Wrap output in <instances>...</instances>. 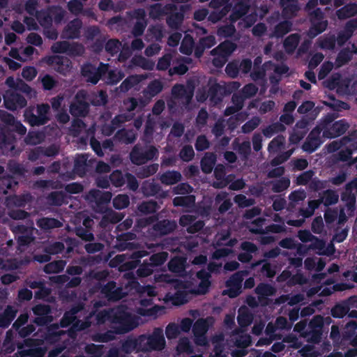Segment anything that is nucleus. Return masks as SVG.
Here are the masks:
<instances>
[{
  "label": "nucleus",
  "instance_id": "f257e3e1",
  "mask_svg": "<svg viewBox=\"0 0 357 357\" xmlns=\"http://www.w3.org/2000/svg\"><path fill=\"white\" fill-rule=\"evenodd\" d=\"M135 234L126 232L119 235L117 238L119 241L117 245L118 249L121 251L128 250V252L126 254L128 257V260L123 264L125 270L131 271L137 268L140 263V259L149 254L146 250H136L137 243L130 242V241L135 239Z\"/></svg>",
  "mask_w": 357,
  "mask_h": 357
},
{
  "label": "nucleus",
  "instance_id": "f03ea898",
  "mask_svg": "<svg viewBox=\"0 0 357 357\" xmlns=\"http://www.w3.org/2000/svg\"><path fill=\"white\" fill-rule=\"evenodd\" d=\"M111 323L114 333L119 335L127 333L138 326L136 318L121 307L112 310Z\"/></svg>",
  "mask_w": 357,
  "mask_h": 357
},
{
  "label": "nucleus",
  "instance_id": "7ed1b4c3",
  "mask_svg": "<svg viewBox=\"0 0 357 357\" xmlns=\"http://www.w3.org/2000/svg\"><path fill=\"white\" fill-rule=\"evenodd\" d=\"M89 102L87 100V91L81 89L75 94L70 105L69 112L74 117H85L89 112Z\"/></svg>",
  "mask_w": 357,
  "mask_h": 357
},
{
  "label": "nucleus",
  "instance_id": "20e7f679",
  "mask_svg": "<svg viewBox=\"0 0 357 357\" xmlns=\"http://www.w3.org/2000/svg\"><path fill=\"white\" fill-rule=\"evenodd\" d=\"M158 155V151L153 146L143 147L139 145H135L130 153V158L133 164L141 165L145 164L149 160L157 158Z\"/></svg>",
  "mask_w": 357,
  "mask_h": 357
},
{
  "label": "nucleus",
  "instance_id": "39448f33",
  "mask_svg": "<svg viewBox=\"0 0 357 357\" xmlns=\"http://www.w3.org/2000/svg\"><path fill=\"white\" fill-rule=\"evenodd\" d=\"M32 311L36 316L33 323L38 326H47L53 321L52 307L47 304H37Z\"/></svg>",
  "mask_w": 357,
  "mask_h": 357
},
{
  "label": "nucleus",
  "instance_id": "423d86ee",
  "mask_svg": "<svg viewBox=\"0 0 357 357\" xmlns=\"http://www.w3.org/2000/svg\"><path fill=\"white\" fill-rule=\"evenodd\" d=\"M95 288L98 289L103 297L109 301H117L123 298L122 289L117 287L116 282L113 280L109 281L104 285L99 282Z\"/></svg>",
  "mask_w": 357,
  "mask_h": 357
},
{
  "label": "nucleus",
  "instance_id": "0eeeda50",
  "mask_svg": "<svg viewBox=\"0 0 357 357\" xmlns=\"http://www.w3.org/2000/svg\"><path fill=\"white\" fill-rule=\"evenodd\" d=\"M349 127V126L345 119L335 121L329 128H326L324 125L323 137L333 139L340 137L346 132Z\"/></svg>",
  "mask_w": 357,
  "mask_h": 357
},
{
  "label": "nucleus",
  "instance_id": "6e6552de",
  "mask_svg": "<svg viewBox=\"0 0 357 357\" xmlns=\"http://www.w3.org/2000/svg\"><path fill=\"white\" fill-rule=\"evenodd\" d=\"M314 15L316 19L318 20L317 22H312V25L310 27L307 35L310 38H314L317 36L319 34L324 32L327 26H328V21L323 20L324 14L320 10V8H317L314 11Z\"/></svg>",
  "mask_w": 357,
  "mask_h": 357
},
{
  "label": "nucleus",
  "instance_id": "1a4fd4ad",
  "mask_svg": "<svg viewBox=\"0 0 357 357\" xmlns=\"http://www.w3.org/2000/svg\"><path fill=\"white\" fill-rule=\"evenodd\" d=\"M165 346V340L162 330L155 328L151 335H147V347L149 351H160Z\"/></svg>",
  "mask_w": 357,
  "mask_h": 357
},
{
  "label": "nucleus",
  "instance_id": "9d476101",
  "mask_svg": "<svg viewBox=\"0 0 357 357\" xmlns=\"http://www.w3.org/2000/svg\"><path fill=\"white\" fill-rule=\"evenodd\" d=\"M27 101L21 94L12 92L4 97V105L6 109L15 111L26 106Z\"/></svg>",
  "mask_w": 357,
  "mask_h": 357
},
{
  "label": "nucleus",
  "instance_id": "9b49d317",
  "mask_svg": "<svg viewBox=\"0 0 357 357\" xmlns=\"http://www.w3.org/2000/svg\"><path fill=\"white\" fill-rule=\"evenodd\" d=\"M231 93V91L228 89L226 84H220L219 83H214L209 86L208 89V96L211 102L218 104L222 100L225 96Z\"/></svg>",
  "mask_w": 357,
  "mask_h": 357
},
{
  "label": "nucleus",
  "instance_id": "f8f14e48",
  "mask_svg": "<svg viewBox=\"0 0 357 357\" xmlns=\"http://www.w3.org/2000/svg\"><path fill=\"white\" fill-rule=\"evenodd\" d=\"M47 64L54 66L56 71L66 75L70 68V59L62 56H50L47 59Z\"/></svg>",
  "mask_w": 357,
  "mask_h": 357
},
{
  "label": "nucleus",
  "instance_id": "ddd939ff",
  "mask_svg": "<svg viewBox=\"0 0 357 357\" xmlns=\"http://www.w3.org/2000/svg\"><path fill=\"white\" fill-rule=\"evenodd\" d=\"M82 22L79 18L70 21L65 26L62 35L63 38L67 39H77L80 37Z\"/></svg>",
  "mask_w": 357,
  "mask_h": 357
},
{
  "label": "nucleus",
  "instance_id": "4468645a",
  "mask_svg": "<svg viewBox=\"0 0 357 357\" xmlns=\"http://www.w3.org/2000/svg\"><path fill=\"white\" fill-rule=\"evenodd\" d=\"M143 193L146 196H155L158 198H165L167 192L162 190L161 185L153 181H144L142 186Z\"/></svg>",
  "mask_w": 357,
  "mask_h": 357
},
{
  "label": "nucleus",
  "instance_id": "2eb2a0df",
  "mask_svg": "<svg viewBox=\"0 0 357 357\" xmlns=\"http://www.w3.org/2000/svg\"><path fill=\"white\" fill-rule=\"evenodd\" d=\"M215 43V38L213 35L200 38L195 46V56L197 58L202 57L205 50L214 46Z\"/></svg>",
  "mask_w": 357,
  "mask_h": 357
},
{
  "label": "nucleus",
  "instance_id": "dca6fc26",
  "mask_svg": "<svg viewBox=\"0 0 357 357\" xmlns=\"http://www.w3.org/2000/svg\"><path fill=\"white\" fill-rule=\"evenodd\" d=\"M82 74L86 79L87 82L96 84L102 77V72L92 64L84 65L82 68Z\"/></svg>",
  "mask_w": 357,
  "mask_h": 357
},
{
  "label": "nucleus",
  "instance_id": "f3484780",
  "mask_svg": "<svg viewBox=\"0 0 357 357\" xmlns=\"http://www.w3.org/2000/svg\"><path fill=\"white\" fill-rule=\"evenodd\" d=\"M16 178L10 174L0 176V194L6 195L8 190L14 191L18 185Z\"/></svg>",
  "mask_w": 357,
  "mask_h": 357
},
{
  "label": "nucleus",
  "instance_id": "a211bd4d",
  "mask_svg": "<svg viewBox=\"0 0 357 357\" xmlns=\"http://www.w3.org/2000/svg\"><path fill=\"white\" fill-rule=\"evenodd\" d=\"M176 228L174 221L169 220H162L153 225V230L160 236H165L173 232Z\"/></svg>",
  "mask_w": 357,
  "mask_h": 357
},
{
  "label": "nucleus",
  "instance_id": "6ab92c4d",
  "mask_svg": "<svg viewBox=\"0 0 357 357\" xmlns=\"http://www.w3.org/2000/svg\"><path fill=\"white\" fill-rule=\"evenodd\" d=\"M17 310L12 305H7L2 314H0V328H7L14 320Z\"/></svg>",
  "mask_w": 357,
  "mask_h": 357
},
{
  "label": "nucleus",
  "instance_id": "aec40b11",
  "mask_svg": "<svg viewBox=\"0 0 357 357\" xmlns=\"http://www.w3.org/2000/svg\"><path fill=\"white\" fill-rule=\"evenodd\" d=\"M236 49V45L229 40L224 41L211 51L213 56H224L228 57Z\"/></svg>",
  "mask_w": 357,
  "mask_h": 357
},
{
  "label": "nucleus",
  "instance_id": "412c9836",
  "mask_svg": "<svg viewBox=\"0 0 357 357\" xmlns=\"http://www.w3.org/2000/svg\"><path fill=\"white\" fill-rule=\"evenodd\" d=\"M135 13L137 15V17L139 19L135 24H134L132 29V34L135 37L141 36L145 30L146 26V22L145 21V13L142 9H138L135 10Z\"/></svg>",
  "mask_w": 357,
  "mask_h": 357
},
{
  "label": "nucleus",
  "instance_id": "4be33fe9",
  "mask_svg": "<svg viewBox=\"0 0 357 357\" xmlns=\"http://www.w3.org/2000/svg\"><path fill=\"white\" fill-rule=\"evenodd\" d=\"M87 100L89 105L104 106L108 102V96L105 91L100 90L97 93H87Z\"/></svg>",
  "mask_w": 357,
  "mask_h": 357
},
{
  "label": "nucleus",
  "instance_id": "5701e85b",
  "mask_svg": "<svg viewBox=\"0 0 357 357\" xmlns=\"http://www.w3.org/2000/svg\"><path fill=\"white\" fill-rule=\"evenodd\" d=\"M37 226L42 230L48 231L63 226L62 222L56 218L43 217L36 221Z\"/></svg>",
  "mask_w": 357,
  "mask_h": 357
},
{
  "label": "nucleus",
  "instance_id": "b1692460",
  "mask_svg": "<svg viewBox=\"0 0 357 357\" xmlns=\"http://www.w3.org/2000/svg\"><path fill=\"white\" fill-rule=\"evenodd\" d=\"M255 292L258 296V300L262 302L266 300L267 296H271L275 294V288L267 283L260 282L255 288Z\"/></svg>",
  "mask_w": 357,
  "mask_h": 357
},
{
  "label": "nucleus",
  "instance_id": "393cba45",
  "mask_svg": "<svg viewBox=\"0 0 357 357\" xmlns=\"http://www.w3.org/2000/svg\"><path fill=\"white\" fill-rule=\"evenodd\" d=\"M172 93L176 98L185 99L187 102L191 100L193 91L188 89L183 84H176L172 89Z\"/></svg>",
  "mask_w": 357,
  "mask_h": 357
},
{
  "label": "nucleus",
  "instance_id": "a878e982",
  "mask_svg": "<svg viewBox=\"0 0 357 357\" xmlns=\"http://www.w3.org/2000/svg\"><path fill=\"white\" fill-rule=\"evenodd\" d=\"M163 89V84L159 79L151 81L146 89L143 91L144 96L149 100L160 93Z\"/></svg>",
  "mask_w": 357,
  "mask_h": 357
},
{
  "label": "nucleus",
  "instance_id": "bb28decb",
  "mask_svg": "<svg viewBox=\"0 0 357 357\" xmlns=\"http://www.w3.org/2000/svg\"><path fill=\"white\" fill-rule=\"evenodd\" d=\"M24 121L33 127L46 124L45 121H43V118L33 113V107H32L26 108L24 112Z\"/></svg>",
  "mask_w": 357,
  "mask_h": 357
},
{
  "label": "nucleus",
  "instance_id": "cd10ccee",
  "mask_svg": "<svg viewBox=\"0 0 357 357\" xmlns=\"http://www.w3.org/2000/svg\"><path fill=\"white\" fill-rule=\"evenodd\" d=\"M182 178L181 174L178 171L168 170L161 174L160 180L162 184L171 185L178 183Z\"/></svg>",
  "mask_w": 357,
  "mask_h": 357
},
{
  "label": "nucleus",
  "instance_id": "c85d7f7f",
  "mask_svg": "<svg viewBox=\"0 0 357 357\" xmlns=\"http://www.w3.org/2000/svg\"><path fill=\"white\" fill-rule=\"evenodd\" d=\"M357 14V3H348L336 11L339 20H346Z\"/></svg>",
  "mask_w": 357,
  "mask_h": 357
},
{
  "label": "nucleus",
  "instance_id": "c756f323",
  "mask_svg": "<svg viewBox=\"0 0 357 357\" xmlns=\"http://www.w3.org/2000/svg\"><path fill=\"white\" fill-rule=\"evenodd\" d=\"M248 10L249 6L245 2L238 1L233 7L230 18L232 21H236L245 15Z\"/></svg>",
  "mask_w": 357,
  "mask_h": 357
},
{
  "label": "nucleus",
  "instance_id": "7c9ffc66",
  "mask_svg": "<svg viewBox=\"0 0 357 357\" xmlns=\"http://www.w3.org/2000/svg\"><path fill=\"white\" fill-rule=\"evenodd\" d=\"M183 18L184 14L183 10L180 12H172L167 17L166 22L168 26L172 29H178L183 22Z\"/></svg>",
  "mask_w": 357,
  "mask_h": 357
},
{
  "label": "nucleus",
  "instance_id": "2f4dec72",
  "mask_svg": "<svg viewBox=\"0 0 357 357\" xmlns=\"http://www.w3.org/2000/svg\"><path fill=\"white\" fill-rule=\"evenodd\" d=\"M291 26L292 23L288 20L280 22L275 26L273 32L271 36L277 38H282L291 30Z\"/></svg>",
  "mask_w": 357,
  "mask_h": 357
},
{
  "label": "nucleus",
  "instance_id": "473e14b6",
  "mask_svg": "<svg viewBox=\"0 0 357 357\" xmlns=\"http://www.w3.org/2000/svg\"><path fill=\"white\" fill-rule=\"evenodd\" d=\"M321 201L326 206H329L337 203L339 199L338 194L333 190L328 189L324 190L319 196Z\"/></svg>",
  "mask_w": 357,
  "mask_h": 357
},
{
  "label": "nucleus",
  "instance_id": "72a5a7b5",
  "mask_svg": "<svg viewBox=\"0 0 357 357\" xmlns=\"http://www.w3.org/2000/svg\"><path fill=\"white\" fill-rule=\"evenodd\" d=\"M36 19L40 25L43 29L50 28L52 25V15L50 8L48 10H42L36 15Z\"/></svg>",
  "mask_w": 357,
  "mask_h": 357
},
{
  "label": "nucleus",
  "instance_id": "f704fd0d",
  "mask_svg": "<svg viewBox=\"0 0 357 357\" xmlns=\"http://www.w3.org/2000/svg\"><path fill=\"white\" fill-rule=\"evenodd\" d=\"M350 301L349 299L342 303L336 304L331 309V315L334 318H343L350 310Z\"/></svg>",
  "mask_w": 357,
  "mask_h": 357
},
{
  "label": "nucleus",
  "instance_id": "c9c22d12",
  "mask_svg": "<svg viewBox=\"0 0 357 357\" xmlns=\"http://www.w3.org/2000/svg\"><path fill=\"white\" fill-rule=\"evenodd\" d=\"M66 262L64 260H55L47 263L43 268V271L47 274L59 273L63 271Z\"/></svg>",
  "mask_w": 357,
  "mask_h": 357
},
{
  "label": "nucleus",
  "instance_id": "e433bc0d",
  "mask_svg": "<svg viewBox=\"0 0 357 357\" xmlns=\"http://www.w3.org/2000/svg\"><path fill=\"white\" fill-rule=\"evenodd\" d=\"M79 306L73 307L70 311L66 312L60 320V326L66 328L74 323L76 319L75 314L79 311Z\"/></svg>",
  "mask_w": 357,
  "mask_h": 357
},
{
  "label": "nucleus",
  "instance_id": "4c0bfd02",
  "mask_svg": "<svg viewBox=\"0 0 357 357\" xmlns=\"http://www.w3.org/2000/svg\"><path fill=\"white\" fill-rule=\"evenodd\" d=\"M167 299L171 301L174 305H181L188 301V294L185 290H178L174 294L166 296Z\"/></svg>",
  "mask_w": 357,
  "mask_h": 357
},
{
  "label": "nucleus",
  "instance_id": "58836bf2",
  "mask_svg": "<svg viewBox=\"0 0 357 357\" xmlns=\"http://www.w3.org/2000/svg\"><path fill=\"white\" fill-rule=\"evenodd\" d=\"M160 208V206L155 201H148V202H142L137 206L138 211L142 214H152L158 211Z\"/></svg>",
  "mask_w": 357,
  "mask_h": 357
},
{
  "label": "nucleus",
  "instance_id": "ea45409f",
  "mask_svg": "<svg viewBox=\"0 0 357 357\" xmlns=\"http://www.w3.org/2000/svg\"><path fill=\"white\" fill-rule=\"evenodd\" d=\"M88 157L84 155H78L74 162V171L79 175H84L86 172Z\"/></svg>",
  "mask_w": 357,
  "mask_h": 357
},
{
  "label": "nucleus",
  "instance_id": "a19ab883",
  "mask_svg": "<svg viewBox=\"0 0 357 357\" xmlns=\"http://www.w3.org/2000/svg\"><path fill=\"white\" fill-rule=\"evenodd\" d=\"M172 202L174 206L176 207H191L195 202V197L192 195L178 196L174 197Z\"/></svg>",
  "mask_w": 357,
  "mask_h": 357
},
{
  "label": "nucleus",
  "instance_id": "79ce46f5",
  "mask_svg": "<svg viewBox=\"0 0 357 357\" xmlns=\"http://www.w3.org/2000/svg\"><path fill=\"white\" fill-rule=\"evenodd\" d=\"M208 328L206 319H199L192 326V333L195 337H204Z\"/></svg>",
  "mask_w": 357,
  "mask_h": 357
},
{
  "label": "nucleus",
  "instance_id": "37998d69",
  "mask_svg": "<svg viewBox=\"0 0 357 357\" xmlns=\"http://www.w3.org/2000/svg\"><path fill=\"white\" fill-rule=\"evenodd\" d=\"M322 332L323 331L307 328L305 332H304L303 337L310 343L318 344L321 340Z\"/></svg>",
  "mask_w": 357,
  "mask_h": 357
},
{
  "label": "nucleus",
  "instance_id": "c03bdc74",
  "mask_svg": "<svg viewBox=\"0 0 357 357\" xmlns=\"http://www.w3.org/2000/svg\"><path fill=\"white\" fill-rule=\"evenodd\" d=\"M300 38L298 33H292L287 36L284 40L285 50L289 52L294 51L298 45Z\"/></svg>",
  "mask_w": 357,
  "mask_h": 357
},
{
  "label": "nucleus",
  "instance_id": "a18cd8bd",
  "mask_svg": "<svg viewBox=\"0 0 357 357\" xmlns=\"http://www.w3.org/2000/svg\"><path fill=\"white\" fill-rule=\"evenodd\" d=\"M193 38L189 35H186L180 47V52L184 54L190 55L192 54L193 50H195V46Z\"/></svg>",
  "mask_w": 357,
  "mask_h": 357
},
{
  "label": "nucleus",
  "instance_id": "49530a36",
  "mask_svg": "<svg viewBox=\"0 0 357 357\" xmlns=\"http://www.w3.org/2000/svg\"><path fill=\"white\" fill-rule=\"evenodd\" d=\"M8 169L13 176H18L20 177H24L27 173V169L25 167L17 162H9L8 164Z\"/></svg>",
  "mask_w": 357,
  "mask_h": 357
},
{
  "label": "nucleus",
  "instance_id": "de8ad7c7",
  "mask_svg": "<svg viewBox=\"0 0 357 357\" xmlns=\"http://www.w3.org/2000/svg\"><path fill=\"white\" fill-rule=\"evenodd\" d=\"M215 162V157L213 154H211L210 156L206 155L201 160V169L202 171L205 174H210L214 167Z\"/></svg>",
  "mask_w": 357,
  "mask_h": 357
},
{
  "label": "nucleus",
  "instance_id": "09e8293b",
  "mask_svg": "<svg viewBox=\"0 0 357 357\" xmlns=\"http://www.w3.org/2000/svg\"><path fill=\"white\" fill-rule=\"evenodd\" d=\"M168 253L165 251L154 253L149 257V263L155 268L165 264L167 260Z\"/></svg>",
  "mask_w": 357,
  "mask_h": 357
},
{
  "label": "nucleus",
  "instance_id": "8fccbe9b",
  "mask_svg": "<svg viewBox=\"0 0 357 357\" xmlns=\"http://www.w3.org/2000/svg\"><path fill=\"white\" fill-rule=\"evenodd\" d=\"M66 195L63 192L54 191L49 194L47 200L53 206H60L65 202Z\"/></svg>",
  "mask_w": 357,
  "mask_h": 357
},
{
  "label": "nucleus",
  "instance_id": "3c124183",
  "mask_svg": "<svg viewBox=\"0 0 357 357\" xmlns=\"http://www.w3.org/2000/svg\"><path fill=\"white\" fill-rule=\"evenodd\" d=\"M352 52L349 49H343L337 54L335 62L337 66L346 65L352 59Z\"/></svg>",
  "mask_w": 357,
  "mask_h": 357
},
{
  "label": "nucleus",
  "instance_id": "603ef678",
  "mask_svg": "<svg viewBox=\"0 0 357 357\" xmlns=\"http://www.w3.org/2000/svg\"><path fill=\"white\" fill-rule=\"evenodd\" d=\"M321 143L322 141L307 137L305 142L302 145V149L308 153H312L321 146Z\"/></svg>",
  "mask_w": 357,
  "mask_h": 357
},
{
  "label": "nucleus",
  "instance_id": "864d4df0",
  "mask_svg": "<svg viewBox=\"0 0 357 357\" xmlns=\"http://www.w3.org/2000/svg\"><path fill=\"white\" fill-rule=\"evenodd\" d=\"M247 274L245 271H238L233 274L227 281V287H241L243 281V276Z\"/></svg>",
  "mask_w": 357,
  "mask_h": 357
},
{
  "label": "nucleus",
  "instance_id": "5fc2aeb1",
  "mask_svg": "<svg viewBox=\"0 0 357 357\" xmlns=\"http://www.w3.org/2000/svg\"><path fill=\"white\" fill-rule=\"evenodd\" d=\"M139 82L137 75H131L126 78L120 84L119 89L121 92L126 93L137 84Z\"/></svg>",
  "mask_w": 357,
  "mask_h": 357
},
{
  "label": "nucleus",
  "instance_id": "6e6d98bb",
  "mask_svg": "<svg viewBox=\"0 0 357 357\" xmlns=\"http://www.w3.org/2000/svg\"><path fill=\"white\" fill-rule=\"evenodd\" d=\"M153 271L154 268L151 264L148 262L147 260H144L143 263L139 266L136 274L139 278H146L152 275Z\"/></svg>",
  "mask_w": 357,
  "mask_h": 357
},
{
  "label": "nucleus",
  "instance_id": "4d7b16f0",
  "mask_svg": "<svg viewBox=\"0 0 357 357\" xmlns=\"http://www.w3.org/2000/svg\"><path fill=\"white\" fill-rule=\"evenodd\" d=\"M121 350L126 354H130L135 351H137V342L135 337L129 336L123 341Z\"/></svg>",
  "mask_w": 357,
  "mask_h": 357
},
{
  "label": "nucleus",
  "instance_id": "13d9d810",
  "mask_svg": "<svg viewBox=\"0 0 357 357\" xmlns=\"http://www.w3.org/2000/svg\"><path fill=\"white\" fill-rule=\"evenodd\" d=\"M109 181L114 186L121 188L125 184V174L120 170H115L109 175Z\"/></svg>",
  "mask_w": 357,
  "mask_h": 357
},
{
  "label": "nucleus",
  "instance_id": "bf43d9fd",
  "mask_svg": "<svg viewBox=\"0 0 357 357\" xmlns=\"http://www.w3.org/2000/svg\"><path fill=\"white\" fill-rule=\"evenodd\" d=\"M113 206L118 210L127 208L130 204V198L127 195H118L113 199Z\"/></svg>",
  "mask_w": 357,
  "mask_h": 357
},
{
  "label": "nucleus",
  "instance_id": "052dcab7",
  "mask_svg": "<svg viewBox=\"0 0 357 357\" xmlns=\"http://www.w3.org/2000/svg\"><path fill=\"white\" fill-rule=\"evenodd\" d=\"M168 268L173 273H180L185 268V261L178 257L173 258L168 263Z\"/></svg>",
  "mask_w": 357,
  "mask_h": 357
},
{
  "label": "nucleus",
  "instance_id": "680f3d73",
  "mask_svg": "<svg viewBox=\"0 0 357 357\" xmlns=\"http://www.w3.org/2000/svg\"><path fill=\"white\" fill-rule=\"evenodd\" d=\"M290 185V180L287 177H282L273 183L272 190L274 192H282L287 190Z\"/></svg>",
  "mask_w": 357,
  "mask_h": 357
},
{
  "label": "nucleus",
  "instance_id": "e2e57ef3",
  "mask_svg": "<svg viewBox=\"0 0 357 357\" xmlns=\"http://www.w3.org/2000/svg\"><path fill=\"white\" fill-rule=\"evenodd\" d=\"M324 84L329 90H334L342 85V80L341 79V76L339 74H336L324 81Z\"/></svg>",
  "mask_w": 357,
  "mask_h": 357
},
{
  "label": "nucleus",
  "instance_id": "0e129e2a",
  "mask_svg": "<svg viewBox=\"0 0 357 357\" xmlns=\"http://www.w3.org/2000/svg\"><path fill=\"white\" fill-rule=\"evenodd\" d=\"M85 352L91 357H101L103 354V345L89 344L85 347Z\"/></svg>",
  "mask_w": 357,
  "mask_h": 357
},
{
  "label": "nucleus",
  "instance_id": "69168bd1",
  "mask_svg": "<svg viewBox=\"0 0 357 357\" xmlns=\"http://www.w3.org/2000/svg\"><path fill=\"white\" fill-rule=\"evenodd\" d=\"M43 137L44 136L42 132L29 131L24 141L27 144L36 145L42 142Z\"/></svg>",
  "mask_w": 357,
  "mask_h": 357
},
{
  "label": "nucleus",
  "instance_id": "338daca9",
  "mask_svg": "<svg viewBox=\"0 0 357 357\" xmlns=\"http://www.w3.org/2000/svg\"><path fill=\"white\" fill-rule=\"evenodd\" d=\"M80 0H70L68 2V10L75 15H78L83 12V3Z\"/></svg>",
  "mask_w": 357,
  "mask_h": 357
},
{
  "label": "nucleus",
  "instance_id": "774afa93",
  "mask_svg": "<svg viewBox=\"0 0 357 357\" xmlns=\"http://www.w3.org/2000/svg\"><path fill=\"white\" fill-rule=\"evenodd\" d=\"M195 152L191 145H185L180 151L179 157L184 162H189L193 159Z\"/></svg>",
  "mask_w": 357,
  "mask_h": 357
}]
</instances>
